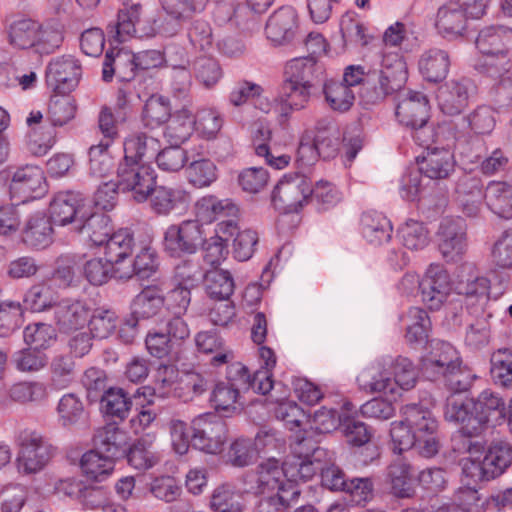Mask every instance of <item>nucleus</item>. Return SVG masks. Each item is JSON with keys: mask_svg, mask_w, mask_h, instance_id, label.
<instances>
[{"mask_svg": "<svg viewBox=\"0 0 512 512\" xmlns=\"http://www.w3.org/2000/svg\"><path fill=\"white\" fill-rule=\"evenodd\" d=\"M316 432L313 430H303L295 435L290 444L291 451L297 459L313 458L320 460L326 456V450L319 447V441L315 439Z\"/></svg>", "mask_w": 512, "mask_h": 512, "instance_id": "obj_59", "label": "nucleus"}, {"mask_svg": "<svg viewBox=\"0 0 512 512\" xmlns=\"http://www.w3.org/2000/svg\"><path fill=\"white\" fill-rule=\"evenodd\" d=\"M116 180L123 193L130 192L135 201L141 203L148 199L156 184L153 168L140 162H119Z\"/></svg>", "mask_w": 512, "mask_h": 512, "instance_id": "obj_6", "label": "nucleus"}, {"mask_svg": "<svg viewBox=\"0 0 512 512\" xmlns=\"http://www.w3.org/2000/svg\"><path fill=\"white\" fill-rule=\"evenodd\" d=\"M115 460L107 455L90 450L80 460V468L87 479L102 482L113 472Z\"/></svg>", "mask_w": 512, "mask_h": 512, "instance_id": "obj_46", "label": "nucleus"}, {"mask_svg": "<svg viewBox=\"0 0 512 512\" xmlns=\"http://www.w3.org/2000/svg\"><path fill=\"white\" fill-rule=\"evenodd\" d=\"M101 405L107 415L123 420L128 416L132 401L123 388L110 387L101 396Z\"/></svg>", "mask_w": 512, "mask_h": 512, "instance_id": "obj_58", "label": "nucleus"}, {"mask_svg": "<svg viewBox=\"0 0 512 512\" xmlns=\"http://www.w3.org/2000/svg\"><path fill=\"white\" fill-rule=\"evenodd\" d=\"M81 66L73 58H57L46 68V83L58 94H68L79 83Z\"/></svg>", "mask_w": 512, "mask_h": 512, "instance_id": "obj_15", "label": "nucleus"}, {"mask_svg": "<svg viewBox=\"0 0 512 512\" xmlns=\"http://www.w3.org/2000/svg\"><path fill=\"white\" fill-rule=\"evenodd\" d=\"M65 27L58 21L40 23L32 52L40 56L56 53L63 45Z\"/></svg>", "mask_w": 512, "mask_h": 512, "instance_id": "obj_36", "label": "nucleus"}, {"mask_svg": "<svg viewBox=\"0 0 512 512\" xmlns=\"http://www.w3.org/2000/svg\"><path fill=\"white\" fill-rule=\"evenodd\" d=\"M171 117L169 99L161 95L150 96L142 111V122L145 127L155 129L167 123Z\"/></svg>", "mask_w": 512, "mask_h": 512, "instance_id": "obj_53", "label": "nucleus"}, {"mask_svg": "<svg viewBox=\"0 0 512 512\" xmlns=\"http://www.w3.org/2000/svg\"><path fill=\"white\" fill-rule=\"evenodd\" d=\"M204 244L205 233L199 220H183L171 224L163 234V250L174 258L194 254Z\"/></svg>", "mask_w": 512, "mask_h": 512, "instance_id": "obj_3", "label": "nucleus"}, {"mask_svg": "<svg viewBox=\"0 0 512 512\" xmlns=\"http://www.w3.org/2000/svg\"><path fill=\"white\" fill-rule=\"evenodd\" d=\"M419 172L432 180L446 179L455 169L454 154L449 146L429 148L417 158Z\"/></svg>", "mask_w": 512, "mask_h": 512, "instance_id": "obj_22", "label": "nucleus"}, {"mask_svg": "<svg viewBox=\"0 0 512 512\" xmlns=\"http://www.w3.org/2000/svg\"><path fill=\"white\" fill-rule=\"evenodd\" d=\"M442 378L450 392L444 404V419L460 426L461 435L479 437L504 419L505 403L494 392L484 390L476 398L464 395L477 379L468 366L462 363Z\"/></svg>", "mask_w": 512, "mask_h": 512, "instance_id": "obj_1", "label": "nucleus"}, {"mask_svg": "<svg viewBox=\"0 0 512 512\" xmlns=\"http://www.w3.org/2000/svg\"><path fill=\"white\" fill-rule=\"evenodd\" d=\"M23 337L31 349L45 350L56 341V328L47 323H32L24 329Z\"/></svg>", "mask_w": 512, "mask_h": 512, "instance_id": "obj_60", "label": "nucleus"}, {"mask_svg": "<svg viewBox=\"0 0 512 512\" xmlns=\"http://www.w3.org/2000/svg\"><path fill=\"white\" fill-rule=\"evenodd\" d=\"M429 110V101L424 93L403 89L397 92L395 115L402 125L415 126L419 121L423 124L429 120Z\"/></svg>", "mask_w": 512, "mask_h": 512, "instance_id": "obj_17", "label": "nucleus"}, {"mask_svg": "<svg viewBox=\"0 0 512 512\" xmlns=\"http://www.w3.org/2000/svg\"><path fill=\"white\" fill-rule=\"evenodd\" d=\"M24 307L32 312H42L53 308L56 303L52 288L46 283L31 286L23 298Z\"/></svg>", "mask_w": 512, "mask_h": 512, "instance_id": "obj_62", "label": "nucleus"}, {"mask_svg": "<svg viewBox=\"0 0 512 512\" xmlns=\"http://www.w3.org/2000/svg\"><path fill=\"white\" fill-rule=\"evenodd\" d=\"M451 60L449 52L440 48L425 50L418 60V69L422 77L433 83L444 80L450 69Z\"/></svg>", "mask_w": 512, "mask_h": 512, "instance_id": "obj_28", "label": "nucleus"}, {"mask_svg": "<svg viewBox=\"0 0 512 512\" xmlns=\"http://www.w3.org/2000/svg\"><path fill=\"white\" fill-rule=\"evenodd\" d=\"M412 467L398 460L388 467V477L390 479L391 491L399 498H409L414 494L412 484Z\"/></svg>", "mask_w": 512, "mask_h": 512, "instance_id": "obj_54", "label": "nucleus"}, {"mask_svg": "<svg viewBox=\"0 0 512 512\" xmlns=\"http://www.w3.org/2000/svg\"><path fill=\"white\" fill-rule=\"evenodd\" d=\"M361 225L363 237L372 245H382L388 242L392 237V225L389 219L381 213H363Z\"/></svg>", "mask_w": 512, "mask_h": 512, "instance_id": "obj_40", "label": "nucleus"}, {"mask_svg": "<svg viewBox=\"0 0 512 512\" xmlns=\"http://www.w3.org/2000/svg\"><path fill=\"white\" fill-rule=\"evenodd\" d=\"M468 17L457 2H448L438 8L435 28L444 39L457 40L465 36Z\"/></svg>", "mask_w": 512, "mask_h": 512, "instance_id": "obj_23", "label": "nucleus"}, {"mask_svg": "<svg viewBox=\"0 0 512 512\" xmlns=\"http://www.w3.org/2000/svg\"><path fill=\"white\" fill-rule=\"evenodd\" d=\"M18 471L29 475L40 472L55 454L48 438L37 431H24L19 436Z\"/></svg>", "mask_w": 512, "mask_h": 512, "instance_id": "obj_4", "label": "nucleus"}, {"mask_svg": "<svg viewBox=\"0 0 512 512\" xmlns=\"http://www.w3.org/2000/svg\"><path fill=\"white\" fill-rule=\"evenodd\" d=\"M483 199L494 214L503 218L512 216V185L510 181H490L486 186Z\"/></svg>", "mask_w": 512, "mask_h": 512, "instance_id": "obj_35", "label": "nucleus"}, {"mask_svg": "<svg viewBox=\"0 0 512 512\" xmlns=\"http://www.w3.org/2000/svg\"><path fill=\"white\" fill-rule=\"evenodd\" d=\"M164 305V298L156 287H146L135 296L131 303V314L136 319L155 316Z\"/></svg>", "mask_w": 512, "mask_h": 512, "instance_id": "obj_50", "label": "nucleus"}, {"mask_svg": "<svg viewBox=\"0 0 512 512\" xmlns=\"http://www.w3.org/2000/svg\"><path fill=\"white\" fill-rule=\"evenodd\" d=\"M466 230L462 218H445L441 221L437 232L438 248L446 262L462 260L468 247Z\"/></svg>", "mask_w": 512, "mask_h": 512, "instance_id": "obj_7", "label": "nucleus"}, {"mask_svg": "<svg viewBox=\"0 0 512 512\" xmlns=\"http://www.w3.org/2000/svg\"><path fill=\"white\" fill-rule=\"evenodd\" d=\"M271 130L264 126L259 125L254 132L253 146L255 154L258 157H263L265 163L270 167L280 170L288 166L291 157L286 154H279L275 149V152L270 147L268 142L271 140Z\"/></svg>", "mask_w": 512, "mask_h": 512, "instance_id": "obj_43", "label": "nucleus"}, {"mask_svg": "<svg viewBox=\"0 0 512 512\" xmlns=\"http://www.w3.org/2000/svg\"><path fill=\"white\" fill-rule=\"evenodd\" d=\"M491 376L495 384L512 388V350L499 349L492 355Z\"/></svg>", "mask_w": 512, "mask_h": 512, "instance_id": "obj_63", "label": "nucleus"}, {"mask_svg": "<svg viewBox=\"0 0 512 512\" xmlns=\"http://www.w3.org/2000/svg\"><path fill=\"white\" fill-rule=\"evenodd\" d=\"M375 69L383 74L385 79L390 80L394 86L404 87L408 78L406 63L398 52L384 50L381 53L380 67Z\"/></svg>", "mask_w": 512, "mask_h": 512, "instance_id": "obj_57", "label": "nucleus"}, {"mask_svg": "<svg viewBox=\"0 0 512 512\" xmlns=\"http://www.w3.org/2000/svg\"><path fill=\"white\" fill-rule=\"evenodd\" d=\"M30 128V151L37 155H45L55 144V129L50 125L49 120H43L40 111H31L26 119Z\"/></svg>", "mask_w": 512, "mask_h": 512, "instance_id": "obj_26", "label": "nucleus"}, {"mask_svg": "<svg viewBox=\"0 0 512 512\" xmlns=\"http://www.w3.org/2000/svg\"><path fill=\"white\" fill-rule=\"evenodd\" d=\"M237 212V206L230 199H218L214 195L203 196L195 203L196 216L208 223L221 217L234 216Z\"/></svg>", "mask_w": 512, "mask_h": 512, "instance_id": "obj_38", "label": "nucleus"}, {"mask_svg": "<svg viewBox=\"0 0 512 512\" xmlns=\"http://www.w3.org/2000/svg\"><path fill=\"white\" fill-rule=\"evenodd\" d=\"M422 301L431 310H438L451 291L450 277L440 265L431 264L421 281H416Z\"/></svg>", "mask_w": 512, "mask_h": 512, "instance_id": "obj_13", "label": "nucleus"}, {"mask_svg": "<svg viewBox=\"0 0 512 512\" xmlns=\"http://www.w3.org/2000/svg\"><path fill=\"white\" fill-rule=\"evenodd\" d=\"M83 274L87 281L95 286H100L109 281L110 278L118 277L120 269L108 257L92 258L87 260L83 266Z\"/></svg>", "mask_w": 512, "mask_h": 512, "instance_id": "obj_56", "label": "nucleus"}, {"mask_svg": "<svg viewBox=\"0 0 512 512\" xmlns=\"http://www.w3.org/2000/svg\"><path fill=\"white\" fill-rule=\"evenodd\" d=\"M298 31V15L292 6H282L268 18L265 26L267 39L274 45H287Z\"/></svg>", "mask_w": 512, "mask_h": 512, "instance_id": "obj_20", "label": "nucleus"}, {"mask_svg": "<svg viewBox=\"0 0 512 512\" xmlns=\"http://www.w3.org/2000/svg\"><path fill=\"white\" fill-rule=\"evenodd\" d=\"M159 267L158 255L151 246L145 245L141 247L140 251L132 263L130 271L119 274L120 279H129L136 276L140 280H145L153 277Z\"/></svg>", "mask_w": 512, "mask_h": 512, "instance_id": "obj_51", "label": "nucleus"}, {"mask_svg": "<svg viewBox=\"0 0 512 512\" xmlns=\"http://www.w3.org/2000/svg\"><path fill=\"white\" fill-rule=\"evenodd\" d=\"M288 462L280 465L275 458H269L257 466L254 493L265 497L273 496L275 490L286 477L295 473L287 468Z\"/></svg>", "mask_w": 512, "mask_h": 512, "instance_id": "obj_24", "label": "nucleus"}, {"mask_svg": "<svg viewBox=\"0 0 512 512\" xmlns=\"http://www.w3.org/2000/svg\"><path fill=\"white\" fill-rule=\"evenodd\" d=\"M475 86L468 78L451 79L442 84L436 93V100L440 110L449 116L462 113L468 106L469 98Z\"/></svg>", "mask_w": 512, "mask_h": 512, "instance_id": "obj_11", "label": "nucleus"}, {"mask_svg": "<svg viewBox=\"0 0 512 512\" xmlns=\"http://www.w3.org/2000/svg\"><path fill=\"white\" fill-rule=\"evenodd\" d=\"M186 178L195 188L209 187L218 178L217 167L211 159L193 150L186 167Z\"/></svg>", "mask_w": 512, "mask_h": 512, "instance_id": "obj_34", "label": "nucleus"}, {"mask_svg": "<svg viewBox=\"0 0 512 512\" xmlns=\"http://www.w3.org/2000/svg\"><path fill=\"white\" fill-rule=\"evenodd\" d=\"M460 364V352L451 343L439 339L430 340L420 358L421 372L431 381L442 378Z\"/></svg>", "mask_w": 512, "mask_h": 512, "instance_id": "obj_5", "label": "nucleus"}, {"mask_svg": "<svg viewBox=\"0 0 512 512\" xmlns=\"http://www.w3.org/2000/svg\"><path fill=\"white\" fill-rule=\"evenodd\" d=\"M313 139L320 158L323 160L335 158L340 151L342 142L345 141L336 123L328 118H322L316 122Z\"/></svg>", "mask_w": 512, "mask_h": 512, "instance_id": "obj_25", "label": "nucleus"}, {"mask_svg": "<svg viewBox=\"0 0 512 512\" xmlns=\"http://www.w3.org/2000/svg\"><path fill=\"white\" fill-rule=\"evenodd\" d=\"M310 179L296 173L294 176H285L272 191V201L281 203L291 212H298L309 201Z\"/></svg>", "mask_w": 512, "mask_h": 512, "instance_id": "obj_10", "label": "nucleus"}, {"mask_svg": "<svg viewBox=\"0 0 512 512\" xmlns=\"http://www.w3.org/2000/svg\"><path fill=\"white\" fill-rule=\"evenodd\" d=\"M85 198L79 192L62 191L50 202V220L58 225L80 221L87 215L84 211Z\"/></svg>", "mask_w": 512, "mask_h": 512, "instance_id": "obj_19", "label": "nucleus"}, {"mask_svg": "<svg viewBox=\"0 0 512 512\" xmlns=\"http://www.w3.org/2000/svg\"><path fill=\"white\" fill-rule=\"evenodd\" d=\"M195 342L200 352L213 354L210 360L213 366L228 363L234 358L233 352L224 347L223 339L216 332H199L195 337Z\"/></svg>", "mask_w": 512, "mask_h": 512, "instance_id": "obj_47", "label": "nucleus"}, {"mask_svg": "<svg viewBox=\"0 0 512 512\" xmlns=\"http://www.w3.org/2000/svg\"><path fill=\"white\" fill-rule=\"evenodd\" d=\"M323 74V66L316 57L306 56L290 60L284 71L285 79L313 86L314 80Z\"/></svg>", "mask_w": 512, "mask_h": 512, "instance_id": "obj_41", "label": "nucleus"}, {"mask_svg": "<svg viewBox=\"0 0 512 512\" xmlns=\"http://www.w3.org/2000/svg\"><path fill=\"white\" fill-rule=\"evenodd\" d=\"M89 317V307L85 302L77 299H62L53 309L54 323L61 334L81 330L88 323Z\"/></svg>", "mask_w": 512, "mask_h": 512, "instance_id": "obj_14", "label": "nucleus"}, {"mask_svg": "<svg viewBox=\"0 0 512 512\" xmlns=\"http://www.w3.org/2000/svg\"><path fill=\"white\" fill-rule=\"evenodd\" d=\"M490 281L483 276H475L468 278L466 281H459L456 286L457 293L466 298L467 307L475 306L473 313L484 311L483 306L489 300Z\"/></svg>", "mask_w": 512, "mask_h": 512, "instance_id": "obj_42", "label": "nucleus"}, {"mask_svg": "<svg viewBox=\"0 0 512 512\" xmlns=\"http://www.w3.org/2000/svg\"><path fill=\"white\" fill-rule=\"evenodd\" d=\"M22 240L32 249H44L53 242L52 221L43 212H36L26 221Z\"/></svg>", "mask_w": 512, "mask_h": 512, "instance_id": "obj_27", "label": "nucleus"}, {"mask_svg": "<svg viewBox=\"0 0 512 512\" xmlns=\"http://www.w3.org/2000/svg\"><path fill=\"white\" fill-rule=\"evenodd\" d=\"M192 447L208 454L222 451L226 442V425L220 419L212 420L209 416H199L191 423Z\"/></svg>", "mask_w": 512, "mask_h": 512, "instance_id": "obj_8", "label": "nucleus"}, {"mask_svg": "<svg viewBox=\"0 0 512 512\" xmlns=\"http://www.w3.org/2000/svg\"><path fill=\"white\" fill-rule=\"evenodd\" d=\"M134 238L128 229H120L111 234L105 243V256L116 266L133 252Z\"/></svg>", "mask_w": 512, "mask_h": 512, "instance_id": "obj_55", "label": "nucleus"}, {"mask_svg": "<svg viewBox=\"0 0 512 512\" xmlns=\"http://www.w3.org/2000/svg\"><path fill=\"white\" fill-rule=\"evenodd\" d=\"M455 200L462 211L468 217H476L483 201V182L477 175L464 173L458 177L455 188Z\"/></svg>", "mask_w": 512, "mask_h": 512, "instance_id": "obj_18", "label": "nucleus"}, {"mask_svg": "<svg viewBox=\"0 0 512 512\" xmlns=\"http://www.w3.org/2000/svg\"><path fill=\"white\" fill-rule=\"evenodd\" d=\"M39 29L38 21L25 16L16 17L8 27L9 42L15 48L32 51Z\"/></svg>", "mask_w": 512, "mask_h": 512, "instance_id": "obj_39", "label": "nucleus"}, {"mask_svg": "<svg viewBox=\"0 0 512 512\" xmlns=\"http://www.w3.org/2000/svg\"><path fill=\"white\" fill-rule=\"evenodd\" d=\"M160 3L166 14L177 21L161 28V33L166 36H173L179 31L180 21L205 9V0H160Z\"/></svg>", "mask_w": 512, "mask_h": 512, "instance_id": "obj_33", "label": "nucleus"}, {"mask_svg": "<svg viewBox=\"0 0 512 512\" xmlns=\"http://www.w3.org/2000/svg\"><path fill=\"white\" fill-rule=\"evenodd\" d=\"M142 13L143 7L140 3H124V8L118 12L115 24L109 25L110 33L115 32L114 38L118 42H124L132 36L142 37L138 30Z\"/></svg>", "mask_w": 512, "mask_h": 512, "instance_id": "obj_32", "label": "nucleus"}, {"mask_svg": "<svg viewBox=\"0 0 512 512\" xmlns=\"http://www.w3.org/2000/svg\"><path fill=\"white\" fill-rule=\"evenodd\" d=\"M203 284L206 294L214 300H228L235 288L232 274L216 267L204 273Z\"/></svg>", "mask_w": 512, "mask_h": 512, "instance_id": "obj_44", "label": "nucleus"}, {"mask_svg": "<svg viewBox=\"0 0 512 512\" xmlns=\"http://www.w3.org/2000/svg\"><path fill=\"white\" fill-rule=\"evenodd\" d=\"M476 47L482 54L508 53L512 48V28L491 25L480 30Z\"/></svg>", "mask_w": 512, "mask_h": 512, "instance_id": "obj_30", "label": "nucleus"}, {"mask_svg": "<svg viewBox=\"0 0 512 512\" xmlns=\"http://www.w3.org/2000/svg\"><path fill=\"white\" fill-rule=\"evenodd\" d=\"M401 417L404 423L416 434L436 433L438 423L431 411L421 404L411 403L401 408Z\"/></svg>", "mask_w": 512, "mask_h": 512, "instance_id": "obj_48", "label": "nucleus"}, {"mask_svg": "<svg viewBox=\"0 0 512 512\" xmlns=\"http://www.w3.org/2000/svg\"><path fill=\"white\" fill-rule=\"evenodd\" d=\"M323 94L329 107L338 112L348 111L355 100V94L347 84L333 79L324 82Z\"/></svg>", "mask_w": 512, "mask_h": 512, "instance_id": "obj_52", "label": "nucleus"}, {"mask_svg": "<svg viewBox=\"0 0 512 512\" xmlns=\"http://www.w3.org/2000/svg\"><path fill=\"white\" fill-rule=\"evenodd\" d=\"M150 208L158 216L182 214L191 201L190 193L181 187L154 186L150 195Z\"/></svg>", "mask_w": 512, "mask_h": 512, "instance_id": "obj_16", "label": "nucleus"}, {"mask_svg": "<svg viewBox=\"0 0 512 512\" xmlns=\"http://www.w3.org/2000/svg\"><path fill=\"white\" fill-rule=\"evenodd\" d=\"M135 54L122 48L107 50L102 64V80L111 82L116 77L120 82H130L136 75Z\"/></svg>", "mask_w": 512, "mask_h": 512, "instance_id": "obj_21", "label": "nucleus"}, {"mask_svg": "<svg viewBox=\"0 0 512 512\" xmlns=\"http://www.w3.org/2000/svg\"><path fill=\"white\" fill-rule=\"evenodd\" d=\"M273 375L267 371H256L253 374L240 362L231 363L227 367L224 382L240 393H245L252 389L254 392L266 395L274 387Z\"/></svg>", "mask_w": 512, "mask_h": 512, "instance_id": "obj_12", "label": "nucleus"}, {"mask_svg": "<svg viewBox=\"0 0 512 512\" xmlns=\"http://www.w3.org/2000/svg\"><path fill=\"white\" fill-rule=\"evenodd\" d=\"M127 434L115 424L99 428L93 438L94 449L113 460L126 454Z\"/></svg>", "mask_w": 512, "mask_h": 512, "instance_id": "obj_29", "label": "nucleus"}, {"mask_svg": "<svg viewBox=\"0 0 512 512\" xmlns=\"http://www.w3.org/2000/svg\"><path fill=\"white\" fill-rule=\"evenodd\" d=\"M77 229L93 245H103L111 236L110 217L103 213L86 215Z\"/></svg>", "mask_w": 512, "mask_h": 512, "instance_id": "obj_49", "label": "nucleus"}, {"mask_svg": "<svg viewBox=\"0 0 512 512\" xmlns=\"http://www.w3.org/2000/svg\"><path fill=\"white\" fill-rule=\"evenodd\" d=\"M23 324V307L20 302L0 300V338L11 336Z\"/></svg>", "mask_w": 512, "mask_h": 512, "instance_id": "obj_61", "label": "nucleus"}, {"mask_svg": "<svg viewBox=\"0 0 512 512\" xmlns=\"http://www.w3.org/2000/svg\"><path fill=\"white\" fill-rule=\"evenodd\" d=\"M241 497L229 485H221L211 494L209 507L214 512H243Z\"/></svg>", "mask_w": 512, "mask_h": 512, "instance_id": "obj_64", "label": "nucleus"}, {"mask_svg": "<svg viewBox=\"0 0 512 512\" xmlns=\"http://www.w3.org/2000/svg\"><path fill=\"white\" fill-rule=\"evenodd\" d=\"M418 370L407 357H382L376 364L364 368L357 376L360 389L371 393H392L394 384L404 390L413 388Z\"/></svg>", "mask_w": 512, "mask_h": 512, "instance_id": "obj_2", "label": "nucleus"}, {"mask_svg": "<svg viewBox=\"0 0 512 512\" xmlns=\"http://www.w3.org/2000/svg\"><path fill=\"white\" fill-rule=\"evenodd\" d=\"M493 479L501 476L512 464V446L504 440H493L483 458Z\"/></svg>", "mask_w": 512, "mask_h": 512, "instance_id": "obj_45", "label": "nucleus"}, {"mask_svg": "<svg viewBox=\"0 0 512 512\" xmlns=\"http://www.w3.org/2000/svg\"><path fill=\"white\" fill-rule=\"evenodd\" d=\"M45 188L43 170L37 165H25L13 173L9 192L11 199L18 205L40 197L45 192Z\"/></svg>", "mask_w": 512, "mask_h": 512, "instance_id": "obj_9", "label": "nucleus"}, {"mask_svg": "<svg viewBox=\"0 0 512 512\" xmlns=\"http://www.w3.org/2000/svg\"><path fill=\"white\" fill-rule=\"evenodd\" d=\"M76 363L71 355H56L49 366L48 387L52 391L69 388L76 381Z\"/></svg>", "mask_w": 512, "mask_h": 512, "instance_id": "obj_37", "label": "nucleus"}, {"mask_svg": "<svg viewBox=\"0 0 512 512\" xmlns=\"http://www.w3.org/2000/svg\"><path fill=\"white\" fill-rule=\"evenodd\" d=\"M403 86H394L390 80L385 79L384 75L375 68L370 70L363 82V87L359 89L361 101L367 105H374L382 102L388 95L397 93Z\"/></svg>", "mask_w": 512, "mask_h": 512, "instance_id": "obj_31", "label": "nucleus"}]
</instances>
